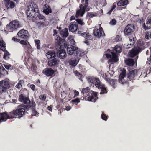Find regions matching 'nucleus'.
Listing matches in <instances>:
<instances>
[{"instance_id": "obj_1", "label": "nucleus", "mask_w": 151, "mask_h": 151, "mask_svg": "<svg viewBox=\"0 0 151 151\" xmlns=\"http://www.w3.org/2000/svg\"><path fill=\"white\" fill-rule=\"evenodd\" d=\"M25 112V109L22 106L19 105L16 110L10 112L8 115L5 113H0V123L3 121H5L8 118H16L14 116H17L18 118H20L22 116Z\"/></svg>"}, {"instance_id": "obj_2", "label": "nucleus", "mask_w": 151, "mask_h": 151, "mask_svg": "<svg viewBox=\"0 0 151 151\" xmlns=\"http://www.w3.org/2000/svg\"><path fill=\"white\" fill-rule=\"evenodd\" d=\"M88 81L89 84H94L96 87L101 89V91L100 93V94L106 93H107L106 89L104 85L102 84L99 79L96 77H89L88 79Z\"/></svg>"}, {"instance_id": "obj_3", "label": "nucleus", "mask_w": 151, "mask_h": 151, "mask_svg": "<svg viewBox=\"0 0 151 151\" xmlns=\"http://www.w3.org/2000/svg\"><path fill=\"white\" fill-rule=\"evenodd\" d=\"M122 51L121 47L118 45H116L113 49L112 52H111L110 54H106V56L109 60V62L112 63L116 62L118 61V59L116 53H120Z\"/></svg>"}, {"instance_id": "obj_4", "label": "nucleus", "mask_w": 151, "mask_h": 151, "mask_svg": "<svg viewBox=\"0 0 151 151\" xmlns=\"http://www.w3.org/2000/svg\"><path fill=\"white\" fill-rule=\"evenodd\" d=\"M89 88L87 87L86 88H83L81 93L83 94V96L84 97H87L88 101H89L95 102L98 99L97 95L92 91H89Z\"/></svg>"}, {"instance_id": "obj_5", "label": "nucleus", "mask_w": 151, "mask_h": 151, "mask_svg": "<svg viewBox=\"0 0 151 151\" xmlns=\"http://www.w3.org/2000/svg\"><path fill=\"white\" fill-rule=\"evenodd\" d=\"M88 0H82V4L80 5L79 9L76 12V16L82 17L85 14L86 11H88L90 10L88 6Z\"/></svg>"}, {"instance_id": "obj_6", "label": "nucleus", "mask_w": 151, "mask_h": 151, "mask_svg": "<svg viewBox=\"0 0 151 151\" xmlns=\"http://www.w3.org/2000/svg\"><path fill=\"white\" fill-rule=\"evenodd\" d=\"M39 12L38 8L37 5L35 3H31L28 6L26 10L27 14V17H35V13Z\"/></svg>"}, {"instance_id": "obj_7", "label": "nucleus", "mask_w": 151, "mask_h": 151, "mask_svg": "<svg viewBox=\"0 0 151 151\" xmlns=\"http://www.w3.org/2000/svg\"><path fill=\"white\" fill-rule=\"evenodd\" d=\"M21 27L19 22L16 20L12 21L7 25V29L10 32H12L19 28Z\"/></svg>"}, {"instance_id": "obj_8", "label": "nucleus", "mask_w": 151, "mask_h": 151, "mask_svg": "<svg viewBox=\"0 0 151 151\" xmlns=\"http://www.w3.org/2000/svg\"><path fill=\"white\" fill-rule=\"evenodd\" d=\"M141 51V49L139 47H134L129 52V55L132 58L135 57L134 60L135 61H136L138 57L137 55Z\"/></svg>"}, {"instance_id": "obj_9", "label": "nucleus", "mask_w": 151, "mask_h": 151, "mask_svg": "<svg viewBox=\"0 0 151 151\" xmlns=\"http://www.w3.org/2000/svg\"><path fill=\"white\" fill-rule=\"evenodd\" d=\"M134 30V25L133 24H129L125 27L124 33L126 35H130L132 34Z\"/></svg>"}, {"instance_id": "obj_10", "label": "nucleus", "mask_w": 151, "mask_h": 151, "mask_svg": "<svg viewBox=\"0 0 151 151\" xmlns=\"http://www.w3.org/2000/svg\"><path fill=\"white\" fill-rule=\"evenodd\" d=\"M9 85L8 82L3 81L0 82V93L9 88Z\"/></svg>"}, {"instance_id": "obj_11", "label": "nucleus", "mask_w": 151, "mask_h": 151, "mask_svg": "<svg viewBox=\"0 0 151 151\" xmlns=\"http://www.w3.org/2000/svg\"><path fill=\"white\" fill-rule=\"evenodd\" d=\"M17 35L19 37L26 39L28 37V32L27 30L22 29L18 32Z\"/></svg>"}, {"instance_id": "obj_12", "label": "nucleus", "mask_w": 151, "mask_h": 151, "mask_svg": "<svg viewBox=\"0 0 151 151\" xmlns=\"http://www.w3.org/2000/svg\"><path fill=\"white\" fill-rule=\"evenodd\" d=\"M93 34L94 35L98 38H99L102 36H103L104 34L101 27H100L99 29H95L94 30Z\"/></svg>"}, {"instance_id": "obj_13", "label": "nucleus", "mask_w": 151, "mask_h": 151, "mask_svg": "<svg viewBox=\"0 0 151 151\" xmlns=\"http://www.w3.org/2000/svg\"><path fill=\"white\" fill-rule=\"evenodd\" d=\"M78 49V47L74 45H69L67 47V50L69 55H72Z\"/></svg>"}, {"instance_id": "obj_14", "label": "nucleus", "mask_w": 151, "mask_h": 151, "mask_svg": "<svg viewBox=\"0 0 151 151\" xmlns=\"http://www.w3.org/2000/svg\"><path fill=\"white\" fill-rule=\"evenodd\" d=\"M4 4L7 9L13 8L15 6V4L13 2L9 0H4Z\"/></svg>"}, {"instance_id": "obj_15", "label": "nucleus", "mask_w": 151, "mask_h": 151, "mask_svg": "<svg viewBox=\"0 0 151 151\" xmlns=\"http://www.w3.org/2000/svg\"><path fill=\"white\" fill-rule=\"evenodd\" d=\"M60 62V60L58 59L54 58L48 62V65L50 67L55 66L58 65Z\"/></svg>"}, {"instance_id": "obj_16", "label": "nucleus", "mask_w": 151, "mask_h": 151, "mask_svg": "<svg viewBox=\"0 0 151 151\" xmlns=\"http://www.w3.org/2000/svg\"><path fill=\"white\" fill-rule=\"evenodd\" d=\"M19 100L20 101L23 102L26 104H27L30 103L29 99L24 96L22 94H21L19 95Z\"/></svg>"}, {"instance_id": "obj_17", "label": "nucleus", "mask_w": 151, "mask_h": 151, "mask_svg": "<svg viewBox=\"0 0 151 151\" xmlns=\"http://www.w3.org/2000/svg\"><path fill=\"white\" fill-rule=\"evenodd\" d=\"M78 29V25L77 23L75 22L71 23L69 27V29L70 31L72 32H76Z\"/></svg>"}, {"instance_id": "obj_18", "label": "nucleus", "mask_w": 151, "mask_h": 151, "mask_svg": "<svg viewBox=\"0 0 151 151\" xmlns=\"http://www.w3.org/2000/svg\"><path fill=\"white\" fill-rule=\"evenodd\" d=\"M43 73L47 76H51L54 73V70L51 68H47L44 70Z\"/></svg>"}, {"instance_id": "obj_19", "label": "nucleus", "mask_w": 151, "mask_h": 151, "mask_svg": "<svg viewBox=\"0 0 151 151\" xmlns=\"http://www.w3.org/2000/svg\"><path fill=\"white\" fill-rule=\"evenodd\" d=\"M137 71L136 70H132L129 71L127 77L129 79H133L135 76L137 75Z\"/></svg>"}, {"instance_id": "obj_20", "label": "nucleus", "mask_w": 151, "mask_h": 151, "mask_svg": "<svg viewBox=\"0 0 151 151\" xmlns=\"http://www.w3.org/2000/svg\"><path fill=\"white\" fill-rule=\"evenodd\" d=\"M57 55L60 58L63 59L66 57L67 55L65 50H61L58 52Z\"/></svg>"}, {"instance_id": "obj_21", "label": "nucleus", "mask_w": 151, "mask_h": 151, "mask_svg": "<svg viewBox=\"0 0 151 151\" xmlns=\"http://www.w3.org/2000/svg\"><path fill=\"white\" fill-rule=\"evenodd\" d=\"M79 60V58L78 57L72 58L69 60V64L72 66H75L78 63Z\"/></svg>"}, {"instance_id": "obj_22", "label": "nucleus", "mask_w": 151, "mask_h": 151, "mask_svg": "<svg viewBox=\"0 0 151 151\" xmlns=\"http://www.w3.org/2000/svg\"><path fill=\"white\" fill-rule=\"evenodd\" d=\"M56 55L55 52L52 51H49L46 54V56L49 59L54 58Z\"/></svg>"}, {"instance_id": "obj_23", "label": "nucleus", "mask_w": 151, "mask_h": 151, "mask_svg": "<svg viewBox=\"0 0 151 151\" xmlns=\"http://www.w3.org/2000/svg\"><path fill=\"white\" fill-rule=\"evenodd\" d=\"M60 34L62 36L63 38L67 37L68 35V29L67 28H65L63 29L60 31Z\"/></svg>"}, {"instance_id": "obj_24", "label": "nucleus", "mask_w": 151, "mask_h": 151, "mask_svg": "<svg viewBox=\"0 0 151 151\" xmlns=\"http://www.w3.org/2000/svg\"><path fill=\"white\" fill-rule=\"evenodd\" d=\"M126 64L129 66H133L134 64V61L132 59H128L125 61Z\"/></svg>"}, {"instance_id": "obj_25", "label": "nucleus", "mask_w": 151, "mask_h": 151, "mask_svg": "<svg viewBox=\"0 0 151 151\" xmlns=\"http://www.w3.org/2000/svg\"><path fill=\"white\" fill-rule=\"evenodd\" d=\"M63 40L61 39L60 37L59 36H57L55 40V43L58 45L60 46V47H61L62 45H61V42H63Z\"/></svg>"}, {"instance_id": "obj_26", "label": "nucleus", "mask_w": 151, "mask_h": 151, "mask_svg": "<svg viewBox=\"0 0 151 151\" xmlns=\"http://www.w3.org/2000/svg\"><path fill=\"white\" fill-rule=\"evenodd\" d=\"M126 73L124 72H122L120 74L119 77V78L118 80L119 82L122 83L124 82L122 79H123L124 77H126Z\"/></svg>"}, {"instance_id": "obj_27", "label": "nucleus", "mask_w": 151, "mask_h": 151, "mask_svg": "<svg viewBox=\"0 0 151 151\" xmlns=\"http://www.w3.org/2000/svg\"><path fill=\"white\" fill-rule=\"evenodd\" d=\"M128 1L127 0H121L117 3L118 6H122L127 4Z\"/></svg>"}, {"instance_id": "obj_28", "label": "nucleus", "mask_w": 151, "mask_h": 151, "mask_svg": "<svg viewBox=\"0 0 151 151\" xmlns=\"http://www.w3.org/2000/svg\"><path fill=\"white\" fill-rule=\"evenodd\" d=\"M35 14L34 18H35L36 19H37V18L40 19H42L45 18V17L42 14H40L38 12H37Z\"/></svg>"}, {"instance_id": "obj_29", "label": "nucleus", "mask_w": 151, "mask_h": 151, "mask_svg": "<svg viewBox=\"0 0 151 151\" xmlns=\"http://www.w3.org/2000/svg\"><path fill=\"white\" fill-rule=\"evenodd\" d=\"M142 27L145 30H148L150 29V24L146 21V24L144 23L142 25Z\"/></svg>"}, {"instance_id": "obj_30", "label": "nucleus", "mask_w": 151, "mask_h": 151, "mask_svg": "<svg viewBox=\"0 0 151 151\" xmlns=\"http://www.w3.org/2000/svg\"><path fill=\"white\" fill-rule=\"evenodd\" d=\"M82 35L83 37L88 40H90L91 38H92L91 36L89 35V34L87 32L82 33Z\"/></svg>"}, {"instance_id": "obj_31", "label": "nucleus", "mask_w": 151, "mask_h": 151, "mask_svg": "<svg viewBox=\"0 0 151 151\" xmlns=\"http://www.w3.org/2000/svg\"><path fill=\"white\" fill-rule=\"evenodd\" d=\"M75 51L76 52V56H77L80 57L83 56V53L80 50L78 49V48Z\"/></svg>"}, {"instance_id": "obj_32", "label": "nucleus", "mask_w": 151, "mask_h": 151, "mask_svg": "<svg viewBox=\"0 0 151 151\" xmlns=\"http://www.w3.org/2000/svg\"><path fill=\"white\" fill-rule=\"evenodd\" d=\"M43 12L46 15H48L51 12V9L49 7L46 8L43 10Z\"/></svg>"}, {"instance_id": "obj_33", "label": "nucleus", "mask_w": 151, "mask_h": 151, "mask_svg": "<svg viewBox=\"0 0 151 151\" xmlns=\"http://www.w3.org/2000/svg\"><path fill=\"white\" fill-rule=\"evenodd\" d=\"M9 53L7 51L4 52L3 58L6 60H8L9 58Z\"/></svg>"}, {"instance_id": "obj_34", "label": "nucleus", "mask_w": 151, "mask_h": 151, "mask_svg": "<svg viewBox=\"0 0 151 151\" xmlns=\"http://www.w3.org/2000/svg\"><path fill=\"white\" fill-rule=\"evenodd\" d=\"M87 16L89 18H91L97 16V14L96 13L88 12L87 14Z\"/></svg>"}, {"instance_id": "obj_35", "label": "nucleus", "mask_w": 151, "mask_h": 151, "mask_svg": "<svg viewBox=\"0 0 151 151\" xmlns=\"http://www.w3.org/2000/svg\"><path fill=\"white\" fill-rule=\"evenodd\" d=\"M35 44L36 45L37 48L38 49H40V41L39 40H36L35 41Z\"/></svg>"}, {"instance_id": "obj_36", "label": "nucleus", "mask_w": 151, "mask_h": 151, "mask_svg": "<svg viewBox=\"0 0 151 151\" xmlns=\"http://www.w3.org/2000/svg\"><path fill=\"white\" fill-rule=\"evenodd\" d=\"M23 81L20 80L19 81L18 83L16 86V87L18 88L19 89L22 87V84L23 83Z\"/></svg>"}, {"instance_id": "obj_37", "label": "nucleus", "mask_w": 151, "mask_h": 151, "mask_svg": "<svg viewBox=\"0 0 151 151\" xmlns=\"http://www.w3.org/2000/svg\"><path fill=\"white\" fill-rule=\"evenodd\" d=\"M6 47L5 42L3 40L0 41V49H2Z\"/></svg>"}, {"instance_id": "obj_38", "label": "nucleus", "mask_w": 151, "mask_h": 151, "mask_svg": "<svg viewBox=\"0 0 151 151\" xmlns=\"http://www.w3.org/2000/svg\"><path fill=\"white\" fill-rule=\"evenodd\" d=\"M6 72V71L5 69L3 66H2L0 70V73L3 75L5 74Z\"/></svg>"}, {"instance_id": "obj_39", "label": "nucleus", "mask_w": 151, "mask_h": 151, "mask_svg": "<svg viewBox=\"0 0 151 151\" xmlns=\"http://www.w3.org/2000/svg\"><path fill=\"white\" fill-rule=\"evenodd\" d=\"M76 21L79 24L81 25H83L85 24L84 23L81 19H78L76 20Z\"/></svg>"}, {"instance_id": "obj_40", "label": "nucleus", "mask_w": 151, "mask_h": 151, "mask_svg": "<svg viewBox=\"0 0 151 151\" xmlns=\"http://www.w3.org/2000/svg\"><path fill=\"white\" fill-rule=\"evenodd\" d=\"M20 43L21 44L24 45H27L28 44H29V43L27 42V41H24V40H21L20 41Z\"/></svg>"}, {"instance_id": "obj_41", "label": "nucleus", "mask_w": 151, "mask_h": 151, "mask_svg": "<svg viewBox=\"0 0 151 151\" xmlns=\"http://www.w3.org/2000/svg\"><path fill=\"white\" fill-rule=\"evenodd\" d=\"M38 114H39L37 113L35 110H33L32 111V116H38Z\"/></svg>"}, {"instance_id": "obj_42", "label": "nucleus", "mask_w": 151, "mask_h": 151, "mask_svg": "<svg viewBox=\"0 0 151 151\" xmlns=\"http://www.w3.org/2000/svg\"><path fill=\"white\" fill-rule=\"evenodd\" d=\"M115 81L116 80H114L112 79H110L109 83L111 86H113L114 85Z\"/></svg>"}, {"instance_id": "obj_43", "label": "nucleus", "mask_w": 151, "mask_h": 151, "mask_svg": "<svg viewBox=\"0 0 151 151\" xmlns=\"http://www.w3.org/2000/svg\"><path fill=\"white\" fill-rule=\"evenodd\" d=\"M4 66L5 68L7 70H9L11 67V65L10 64H4Z\"/></svg>"}, {"instance_id": "obj_44", "label": "nucleus", "mask_w": 151, "mask_h": 151, "mask_svg": "<svg viewBox=\"0 0 151 151\" xmlns=\"http://www.w3.org/2000/svg\"><path fill=\"white\" fill-rule=\"evenodd\" d=\"M109 23L110 24L114 25L116 24V21L115 19H113Z\"/></svg>"}, {"instance_id": "obj_45", "label": "nucleus", "mask_w": 151, "mask_h": 151, "mask_svg": "<svg viewBox=\"0 0 151 151\" xmlns=\"http://www.w3.org/2000/svg\"><path fill=\"white\" fill-rule=\"evenodd\" d=\"M40 99L43 101H44L46 97L44 95H41L39 96Z\"/></svg>"}, {"instance_id": "obj_46", "label": "nucleus", "mask_w": 151, "mask_h": 151, "mask_svg": "<svg viewBox=\"0 0 151 151\" xmlns=\"http://www.w3.org/2000/svg\"><path fill=\"white\" fill-rule=\"evenodd\" d=\"M37 24L40 27L43 26L45 25V23L42 22H37Z\"/></svg>"}, {"instance_id": "obj_47", "label": "nucleus", "mask_w": 151, "mask_h": 151, "mask_svg": "<svg viewBox=\"0 0 151 151\" xmlns=\"http://www.w3.org/2000/svg\"><path fill=\"white\" fill-rule=\"evenodd\" d=\"M75 74L76 76H78L79 78L81 77V75L77 71L75 72Z\"/></svg>"}, {"instance_id": "obj_48", "label": "nucleus", "mask_w": 151, "mask_h": 151, "mask_svg": "<svg viewBox=\"0 0 151 151\" xmlns=\"http://www.w3.org/2000/svg\"><path fill=\"white\" fill-rule=\"evenodd\" d=\"M146 21L150 24H151V15L147 17Z\"/></svg>"}, {"instance_id": "obj_49", "label": "nucleus", "mask_w": 151, "mask_h": 151, "mask_svg": "<svg viewBox=\"0 0 151 151\" xmlns=\"http://www.w3.org/2000/svg\"><path fill=\"white\" fill-rule=\"evenodd\" d=\"M134 42L132 41V43H130L129 44H128V45H127V48H129L131 47L134 44Z\"/></svg>"}, {"instance_id": "obj_50", "label": "nucleus", "mask_w": 151, "mask_h": 151, "mask_svg": "<svg viewBox=\"0 0 151 151\" xmlns=\"http://www.w3.org/2000/svg\"><path fill=\"white\" fill-rule=\"evenodd\" d=\"M101 117L103 120H106L107 119V117L106 116L103 114H102L101 115Z\"/></svg>"}, {"instance_id": "obj_51", "label": "nucleus", "mask_w": 151, "mask_h": 151, "mask_svg": "<svg viewBox=\"0 0 151 151\" xmlns=\"http://www.w3.org/2000/svg\"><path fill=\"white\" fill-rule=\"evenodd\" d=\"M71 101L73 102L78 103L79 102L80 100H79V99H78L76 98L72 100Z\"/></svg>"}, {"instance_id": "obj_52", "label": "nucleus", "mask_w": 151, "mask_h": 151, "mask_svg": "<svg viewBox=\"0 0 151 151\" xmlns=\"http://www.w3.org/2000/svg\"><path fill=\"white\" fill-rule=\"evenodd\" d=\"M12 40L14 41L15 42H19V40H20L19 39H18L17 38H16L14 37L12 38Z\"/></svg>"}, {"instance_id": "obj_53", "label": "nucleus", "mask_w": 151, "mask_h": 151, "mask_svg": "<svg viewBox=\"0 0 151 151\" xmlns=\"http://www.w3.org/2000/svg\"><path fill=\"white\" fill-rule=\"evenodd\" d=\"M30 87L33 90H34L35 89V86L33 84H32L30 86Z\"/></svg>"}, {"instance_id": "obj_54", "label": "nucleus", "mask_w": 151, "mask_h": 151, "mask_svg": "<svg viewBox=\"0 0 151 151\" xmlns=\"http://www.w3.org/2000/svg\"><path fill=\"white\" fill-rule=\"evenodd\" d=\"M74 94H75V96H78L79 95V92L76 91V90H75L74 91Z\"/></svg>"}, {"instance_id": "obj_55", "label": "nucleus", "mask_w": 151, "mask_h": 151, "mask_svg": "<svg viewBox=\"0 0 151 151\" xmlns=\"http://www.w3.org/2000/svg\"><path fill=\"white\" fill-rule=\"evenodd\" d=\"M70 43L71 44L74 45V44L75 43V41H74V40L72 39V40H70Z\"/></svg>"}, {"instance_id": "obj_56", "label": "nucleus", "mask_w": 151, "mask_h": 151, "mask_svg": "<svg viewBox=\"0 0 151 151\" xmlns=\"http://www.w3.org/2000/svg\"><path fill=\"white\" fill-rule=\"evenodd\" d=\"M51 106H49L48 107H47V109L50 111H52V107Z\"/></svg>"}, {"instance_id": "obj_57", "label": "nucleus", "mask_w": 151, "mask_h": 151, "mask_svg": "<svg viewBox=\"0 0 151 151\" xmlns=\"http://www.w3.org/2000/svg\"><path fill=\"white\" fill-rule=\"evenodd\" d=\"M71 109V107L70 106H68L66 107V110L67 111L70 110Z\"/></svg>"}, {"instance_id": "obj_58", "label": "nucleus", "mask_w": 151, "mask_h": 151, "mask_svg": "<svg viewBox=\"0 0 151 151\" xmlns=\"http://www.w3.org/2000/svg\"><path fill=\"white\" fill-rule=\"evenodd\" d=\"M75 18V16H72L71 17L70 19V20L71 21L73 20Z\"/></svg>"}, {"instance_id": "obj_59", "label": "nucleus", "mask_w": 151, "mask_h": 151, "mask_svg": "<svg viewBox=\"0 0 151 151\" xmlns=\"http://www.w3.org/2000/svg\"><path fill=\"white\" fill-rule=\"evenodd\" d=\"M53 32L54 34H53V35H55L57 34V31L56 30H53Z\"/></svg>"}, {"instance_id": "obj_60", "label": "nucleus", "mask_w": 151, "mask_h": 151, "mask_svg": "<svg viewBox=\"0 0 151 151\" xmlns=\"http://www.w3.org/2000/svg\"><path fill=\"white\" fill-rule=\"evenodd\" d=\"M119 38V35L116 36V40H118Z\"/></svg>"}, {"instance_id": "obj_61", "label": "nucleus", "mask_w": 151, "mask_h": 151, "mask_svg": "<svg viewBox=\"0 0 151 151\" xmlns=\"http://www.w3.org/2000/svg\"><path fill=\"white\" fill-rule=\"evenodd\" d=\"M116 7V6L115 5H113L112 6V8H111L112 10H113Z\"/></svg>"}, {"instance_id": "obj_62", "label": "nucleus", "mask_w": 151, "mask_h": 151, "mask_svg": "<svg viewBox=\"0 0 151 151\" xmlns=\"http://www.w3.org/2000/svg\"><path fill=\"white\" fill-rule=\"evenodd\" d=\"M112 11L113 10H112V9H111L108 12V14H110Z\"/></svg>"}, {"instance_id": "obj_63", "label": "nucleus", "mask_w": 151, "mask_h": 151, "mask_svg": "<svg viewBox=\"0 0 151 151\" xmlns=\"http://www.w3.org/2000/svg\"><path fill=\"white\" fill-rule=\"evenodd\" d=\"M150 37V36L149 35H147L145 36V38L147 39H149V38Z\"/></svg>"}, {"instance_id": "obj_64", "label": "nucleus", "mask_w": 151, "mask_h": 151, "mask_svg": "<svg viewBox=\"0 0 151 151\" xmlns=\"http://www.w3.org/2000/svg\"><path fill=\"white\" fill-rule=\"evenodd\" d=\"M133 39H134L133 38H132V39H130L129 41L131 43H132V41L134 42V41L132 40Z\"/></svg>"}]
</instances>
